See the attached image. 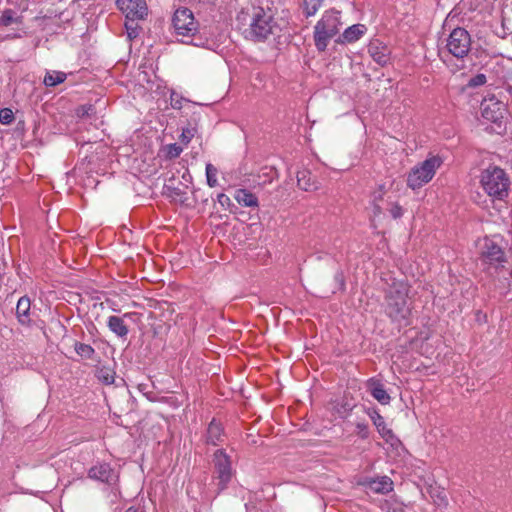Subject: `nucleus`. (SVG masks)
Here are the masks:
<instances>
[{"instance_id": "1", "label": "nucleus", "mask_w": 512, "mask_h": 512, "mask_svg": "<svg viewBox=\"0 0 512 512\" xmlns=\"http://www.w3.org/2000/svg\"><path fill=\"white\" fill-rule=\"evenodd\" d=\"M237 20L247 26L243 31L245 38L254 42L267 41L280 31L272 11L260 6L242 9Z\"/></svg>"}, {"instance_id": "2", "label": "nucleus", "mask_w": 512, "mask_h": 512, "mask_svg": "<svg viewBox=\"0 0 512 512\" xmlns=\"http://www.w3.org/2000/svg\"><path fill=\"white\" fill-rule=\"evenodd\" d=\"M409 287L405 282L394 281L385 293L384 311L392 323L407 326L411 315L408 304Z\"/></svg>"}, {"instance_id": "3", "label": "nucleus", "mask_w": 512, "mask_h": 512, "mask_svg": "<svg viewBox=\"0 0 512 512\" xmlns=\"http://www.w3.org/2000/svg\"><path fill=\"white\" fill-rule=\"evenodd\" d=\"M479 183L492 201H503L509 195L510 178L506 171L498 166H489L482 170Z\"/></svg>"}, {"instance_id": "4", "label": "nucleus", "mask_w": 512, "mask_h": 512, "mask_svg": "<svg viewBox=\"0 0 512 512\" xmlns=\"http://www.w3.org/2000/svg\"><path fill=\"white\" fill-rule=\"evenodd\" d=\"M341 24L338 10L329 9L323 13L313 33L314 44L319 52L326 50L330 40L338 34Z\"/></svg>"}, {"instance_id": "5", "label": "nucleus", "mask_w": 512, "mask_h": 512, "mask_svg": "<svg viewBox=\"0 0 512 512\" xmlns=\"http://www.w3.org/2000/svg\"><path fill=\"white\" fill-rule=\"evenodd\" d=\"M505 262L503 249L493 239L484 238L478 263L480 269L494 277Z\"/></svg>"}, {"instance_id": "6", "label": "nucleus", "mask_w": 512, "mask_h": 512, "mask_svg": "<svg viewBox=\"0 0 512 512\" xmlns=\"http://www.w3.org/2000/svg\"><path fill=\"white\" fill-rule=\"evenodd\" d=\"M441 164L439 156H432L415 165L407 175V186L412 190L420 189L433 179Z\"/></svg>"}, {"instance_id": "7", "label": "nucleus", "mask_w": 512, "mask_h": 512, "mask_svg": "<svg viewBox=\"0 0 512 512\" xmlns=\"http://www.w3.org/2000/svg\"><path fill=\"white\" fill-rule=\"evenodd\" d=\"M446 48L451 55L458 59L467 56L471 49L469 32L462 27L454 28L446 40Z\"/></svg>"}, {"instance_id": "8", "label": "nucleus", "mask_w": 512, "mask_h": 512, "mask_svg": "<svg viewBox=\"0 0 512 512\" xmlns=\"http://www.w3.org/2000/svg\"><path fill=\"white\" fill-rule=\"evenodd\" d=\"M214 478L217 480L218 490L227 488L228 483L233 477L232 462L230 456L223 449L214 453L213 457Z\"/></svg>"}, {"instance_id": "9", "label": "nucleus", "mask_w": 512, "mask_h": 512, "mask_svg": "<svg viewBox=\"0 0 512 512\" xmlns=\"http://www.w3.org/2000/svg\"><path fill=\"white\" fill-rule=\"evenodd\" d=\"M172 23L178 35L190 36L197 30L193 13L188 8H178L174 12Z\"/></svg>"}, {"instance_id": "10", "label": "nucleus", "mask_w": 512, "mask_h": 512, "mask_svg": "<svg viewBox=\"0 0 512 512\" xmlns=\"http://www.w3.org/2000/svg\"><path fill=\"white\" fill-rule=\"evenodd\" d=\"M481 112L483 118L493 123L499 122L506 112V105L500 101L494 94H487L481 102Z\"/></svg>"}, {"instance_id": "11", "label": "nucleus", "mask_w": 512, "mask_h": 512, "mask_svg": "<svg viewBox=\"0 0 512 512\" xmlns=\"http://www.w3.org/2000/svg\"><path fill=\"white\" fill-rule=\"evenodd\" d=\"M116 5L126 19L131 21L141 20L147 15L145 0H116Z\"/></svg>"}, {"instance_id": "12", "label": "nucleus", "mask_w": 512, "mask_h": 512, "mask_svg": "<svg viewBox=\"0 0 512 512\" xmlns=\"http://www.w3.org/2000/svg\"><path fill=\"white\" fill-rule=\"evenodd\" d=\"M88 477L108 485H114L118 481L119 475L110 464L103 462L92 466L88 471Z\"/></svg>"}, {"instance_id": "13", "label": "nucleus", "mask_w": 512, "mask_h": 512, "mask_svg": "<svg viewBox=\"0 0 512 512\" xmlns=\"http://www.w3.org/2000/svg\"><path fill=\"white\" fill-rule=\"evenodd\" d=\"M358 484L377 494H388L393 490V481L388 476L365 477Z\"/></svg>"}, {"instance_id": "14", "label": "nucleus", "mask_w": 512, "mask_h": 512, "mask_svg": "<svg viewBox=\"0 0 512 512\" xmlns=\"http://www.w3.org/2000/svg\"><path fill=\"white\" fill-rule=\"evenodd\" d=\"M368 53L380 66H385L390 61V48L378 39L372 40L368 45Z\"/></svg>"}, {"instance_id": "15", "label": "nucleus", "mask_w": 512, "mask_h": 512, "mask_svg": "<svg viewBox=\"0 0 512 512\" xmlns=\"http://www.w3.org/2000/svg\"><path fill=\"white\" fill-rule=\"evenodd\" d=\"M368 415H369L370 419L372 420L374 426L376 427L378 433L381 435V437L387 443H390L391 445H393L394 442L397 441V438L395 437L392 430L387 427L384 418L375 409L369 410Z\"/></svg>"}, {"instance_id": "16", "label": "nucleus", "mask_w": 512, "mask_h": 512, "mask_svg": "<svg viewBox=\"0 0 512 512\" xmlns=\"http://www.w3.org/2000/svg\"><path fill=\"white\" fill-rule=\"evenodd\" d=\"M368 391L382 405H388L391 397L384 388V385L377 379L371 378L367 382Z\"/></svg>"}, {"instance_id": "17", "label": "nucleus", "mask_w": 512, "mask_h": 512, "mask_svg": "<svg viewBox=\"0 0 512 512\" xmlns=\"http://www.w3.org/2000/svg\"><path fill=\"white\" fill-rule=\"evenodd\" d=\"M224 430L222 425L213 419L207 428L205 442L211 445H218L224 441Z\"/></svg>"}, {"instance_id": "18", "label": "nucleus", "mask_w": 512, "mask_h": 512, "mask_svg": "<svg viewBox=\"0 0 512 512\" xmlns=\"http://www.w3.org/2000/svg\"><path fill=\"white\" fill-rule=\"evenodd\" d=\"M367 28L364 24H354L344 30L338 39L339 43H354L358 41L365 33Z\"/></svg>"}, {"instance_id": "19", "label": "nucleus", "mask_w": 512, "mask_h": 512, "mask_svg": "<svg viewBox=\"0 0 512 512\" xmlns=\"http://www.w3.org/2000/svg\"><path fill=\"white\" fill-rule=\"evenodd\" d=\"M31 302L27 296H22L16 306V316L20 324L28 325L31 322L30 318Z\"/></svg>"}, {"instance_id": "20", "label": "nucleus", "mask_w": 512, "mask_h": 512, "mask_svg": "<svg viewBox=\"0 0 512 512\" xmlns=\"http://www.w3.org/2000/svg\"><path fill=\"white\" fill-rule=\"evenodd\" d=\"M298 187L304 191H314L318 185L309 170L303 169L297 173Z\"/></svg>"}, {"instance_id": "21", "label": "nucleus", "mask_w": 512, "mask_h": 512, "mask_svg": "<svg viewBox=\"0 0 512 512\" xmlns=\"http://www.w3.org/2000/svg\"><path fill=\"white\" fill-rule=\"evenodd\" d=\"M107 326L111 332L121 338H125L129 333L128 326L125 324L123 318L118 316H109Z\"/></svg>"}, {"instance_id": "22", "label": "nucleus", "mask_w": 512, "mask_h": 512, "mask_svg": "<svg viewBox=\"0 0 512 512\" xmlns=\"http://www.w3.org/2000/svg\"><path fill=\"white\" fill-rule=\"evenodd\" d=\"M234 198L243 207H258V198L247 189H237Z\"/></svg>"}, {"instance_id": "23", "label": "nucleus", "mask_w": 512, "mask_h": 512, "mask_svg": "<svg viewBox=\"0 0 512 512\" xmlns=\"http://www.w3.org/2000/svg\"><path fill=\"white\" fill-rule=\"evenodd\" d=\"M67 78L66 73L61 71H49L46 73L43 83L46 87H55L63 83Z\"/></svg>"}, {"instance_id": "24", "label": "nucleus", "mask_w": 512, "mask_h": 512, "mask_svg": "<svg viewBox=\"0 0 512 512\" xmlns=\"http://www.w3.org/2000/svg\"><path fill=\"white\" fill-rule=\"evenodd\" d=\"M96 377L102 383H104L106 385H110V384L114 383L115 372L110 367L102 366L97 369Z\"/></svg>"}, {"instance_id": "25", "label": "nucleus", "mask_w": 512, "mask_h": 512, "mask_svg": "<svg viewBox=\"0 0 512 512\" xmlns=\"http://www.w3.org/2000/svg\"><path fill=\"white\" fill-rule=\"evenodd\" d=\"M323 0H303V13L309 18L314 16L320 7L322 6Z\"/></svg>"}, {"instance_id": "26", "label": "nucleus", "mask_w": 512, "mask_h": 512, "mask_svg": "<svg viewBox=\"0 0 512 512\" xmlns=\"http://www.w3.org/2000/svg\"><path fill=\"white\" fill-rule=\"evenodd\" d=\"M207 185L211 188L218 185L217 174L218 169L211 163L206 164L205 168Z\"/></svg>"}, {"instance_id": "27", "label": "nucleus", "mask_w": 512, "mask_h": 512, "mask_svg": "<svg viewBox=\"0 0 512 512\" xmlns=\"http://www.w3.org/2000/svg\"><path fill=\"white\" fill-rule=\"evenodd\" d=\"M20 22V17L16 16V13L11 9L3 11L2 15L0 16V25L3 26H9Z\"/></svg>"}, {"instance_id": "28", "label": "nucleus", "mask_w": 512, "mask_h": 512, "mask_svg": "<svg viewBox=\"0 0 512 512\" xmlns=\"http://www.w3.org/2000/svg\"><path fill=\"white\" fill-rule=\"evenodd\" d=\"M75 351L78 355L85 359H92L93 355L95 354V350L91 345L80 342L75 343Z\"/></svg>"}, {"instance_id": "29", "label": "nucleus", "mask_w": 512, "mask_h": 512, "mask_svg": "<svg viewBox=\"0 0 512 512\" xmlns=\"http://www.w3.org/2000/svg\"><path fill=\"white\" fill-rule=\"evenodd\" d=\"M185 102H188V99L184 98L180 94H178L175 91H172L170 94V105L173 109H181L183 107V104Z\"/></svg>"}, {"instance_id": "30", "label": "nucleus", "mask_w": 512, "mask_h": 512, "mask_svg": "<svg viewBox=\"0 0 512 512\" xmlns=\"http://www.w3.org/2000/svg\"><path fill=\"white\" fill-rule=\"evenodd\" d=\"M14 113L10 108H3L0 110V123L9 125L14 121Z\"/></svg>"}, {"instance_id": "31", "label": "nucleus", "mask_w": 512, "mask_h": 512, "mask_svg": "<svg viewBox=\"0 0 512 512\" xmlns=\"http://www.w3.org/2000/svg\"><path fill=\"white\" fill-rule=\"evenodd\" d=\"M125 28L129 39H134L138 36V27L134 21L127 19L125 22Z\"/></svg>"}, {"instance_id": "32", "label": "nucleus", "mask_w": 512, "mask_h": 512, "mask_svg": "<svg viewBox=\"0 0 512 512\" xmlns=\"http://www.w3.org/2000/svg\"><path fill=\"white\" fill-rule=\"evenodd\" d=\"M486 80H487L486 75L479 73L469 79L468 86L469 87H478V86L485 84Z\"/></svg>"}, {"instance_id": "33", "label": "nucleus", "mask_w": 512, "mask_h": 512, "mask_svg": "<svg viewBox=\"0 0 512 512\" xmlns=\"http://www.w3.org/2000/svg\"><path fill=\"white\" fill-rule=\"evenodd\" d=\"M171 192H170V196L177 199L179 198V200L184 203V201L186 200V197H185V192H183L181 189L179 188H168Z\"/></svg>"}, {"instance_id": "34", "label": "nucleus", "mask_w": 512, "mask_h": 512, "mask_svg": "<svg viewBox=\"0 0 512 512\" xmlns=\"http://www.w3.org/2000/svg\"><path fill=\"white\" fill-rule=\"evenodd\" d=\"M217 201L223 208H227L231 205L230 198L224 193H220L217 195Z\"/></svg>"}, {"instance_id": "35", "label": "nucleus", "mask_w": 512, "mask_h": 512, "mask_svg": "<svg viewBox=\"0 0 512 512\" xmlns=\"http://www.w3.org/2000/svg\"><path fill=\"white\" fill-rule=\"evenodd\" d=\"M182 152V148L180 146H178L177 144H171L169 146V149H168V155L171 157V158H176L178 157Z\"/></svg>"}, {"instance_id": "36", "label": "nucleus", "mask_w": 512, "mask_h": 512, "mask_svg": "<svg viewBox=\"0 0 512 512\" xmlns=\"http://www.w3.org/2000/svg\"><path fill=\"white\" fill-rule=\"evenodd\" d=\"M390 213L394 219L400 218L403 215V209L397 203L393 204L390 208Z\"/></svg>"}, {"instance_id": "37", "label": "nucleus", "mask_w": 512, "mask_h": 512, "mask_svg": "<svg viewBox=\"0 0 512 512\" xmlns=\"http://www.w3.org/2000/svg\"><path fill=\"white\" fill-rule=\"evenodd\" d=\"M356 428H357L358 434L361 436V438L368 437V426L366 423L359 422V423H357Z\"/></svg>"}, {"instance_id": "38", "label": "nucleus", "mask_w": 512, "mask_h": 512, "mask_svg": "<svg viewBox=\"0 0 512 512\" xmlns=\"http://www.w3.org/2000/svg\"><path fill=\"white\" fill-rule=\"evenodd\" d=\"M384 194H385V192L383 190V187L380 186L379 189L373 193V204L379 203L380 201H382Z\"/></svg>"}, {"instance_id": "39", "label": "nucleus", "mask_w": 512, "mask_h": 512, "mask_svg": "<svg viewBox=\"0 0 512 512\" xmlns=\"http://www.w3.org/2000/svg\"><path fill=\"white\" fill-rule=\"evenodd\" d=\"M182 137H183V139H186L188 142L193 137V134H192L191 130H189V129L183 130Z\"/></svg>"}, {"instance_id": "40", "label": "nucleus", "mask_w": 512, "mask_h": 512, "mask_svg": "<svg viewBox=\"0 0 512 512\" xmlns=\"http://www.w3.org/2000/svg\"><path fill=\"white\" fill-rule=\"evenodd\" d=\"M381 212H382V208H381L380 204H379V203H375V204H373V213H374V216H378V215H380V214H381Z\"/></svg>"}, {"instance_id": "41", "label": "nucleus", "mask_w": 512, "mask_h": 512, "mask_svg": "<svg viewBox=\"0 0 512 512\" xmlns=\"http://www.w3.org/2000/svg\"><path fill=\"white\" fill-rule=\"evenodd\" d=\"M125 512H139L135 507H129Z\"/></svg>"}, {"instance_id": "42", "label": "nucleus", "mask_w": 512, "mask_h": 512, "mask_svg": "<svg viewBox=\"0 0 512 512\" xmlns=\"http://www.w3.org/2000/svg\"><path fill=\"white\" fill-rule=\"evenodd\" d=\"M82 109H83L82 115L88 114V111L92 109V106H89L87 109L85 107H83Z\"/></svg>"}, {"instance_id": "43", "label": "nucleus", "mask_w": 512, "mask_h": 512, "mask_svg": "<svg viewBox=\"0 0 512 512\" xmlns=\"http://www.w3.org/2000/svg\"><path fill=\"white\" fill-rule=\"evenodd\" d=\"M508 91L510 92V94H512V77L510 78V82L508 84Z\"/></svg>"}]
</instances>
